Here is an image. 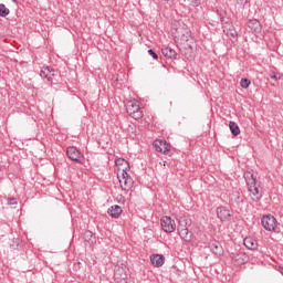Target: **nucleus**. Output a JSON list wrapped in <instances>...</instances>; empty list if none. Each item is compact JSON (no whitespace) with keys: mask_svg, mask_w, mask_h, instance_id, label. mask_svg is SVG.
<instances>
[{"mask_svg":"<svg viewBox=\"0 0 283 283\" xmlns=\"http://www.w3.org/2000/svg\"><path fill=\"white\" fill-rule=\"evenodd\" d=\"M208 247L214 255H222V253H224V249L222 248V244L218 240H211Z\"/></svg>","mask_w":283,"mask_h":283,"instance_id":"9","label":"nucleus"},{"mask_svg":"<svg viewBox=\"0 0 283 283\" xmlns=\"http://www.w3.org/2000/svg\"><path fill=\"white\" fill-rule=\"evenodd\" d=\"M153 145L155 150L159 154H169L171 149V146L167 143V140L163 139H156Z\"/></svg>","mask_w":283,"mask_h":283,"instance_id":"5","label":"nucleus"},{"mask_svg":"<svg viewBox=\"0 0 283 283\" xmlns=\"http://www.w3.org/2000/svg\"><path fill=\"white\" fill-rule=\"evenodd\" d=\"M229 127L232 136H240V126L235 122H230Z\"/></svg>","mask_w":283,"mask_h":283,"instance_id":"20","label":"nucleus"},{"mask_svg":"<svg viewBox=\"0 0 283 283\" xmlns=\"http://www.w3.org/2000/svg\"><path fill=\"white\" fill-rule=\"evenodd\" d=\"M249 191H250L251 199L254 202H260V200H262V191H260V186H255L254 188H250Z\"/></svg>","mask_w":283,"mask_h":283,"instance_id":"13","label":"nucleus"},{"mask_svg":"<svg viewBox=\"0 0 283 283\" xmlns=\"http://www.w3.org/2000/svg\"><path fill=\"white\" fill-rule=\"evenodd\" d=\"M245 182L248 185V189H253L254 187H258V179L255 175L251 171H247L244 174Z\"/></svg>","mask_w":283,"mask_h":283,"instance_id":"11","label":"nucleus"},{"mask_svg":"<svg viewBox=\"0 0 283 283\" xmlns=\"http://www.w3.org/2000/svg\"><path fill=\"white\" fill-rule=\"evenodd\" d=\"M126 112L135 120H140V118H143V116H144L143 109L140 108V105H138V102H136V101H130L127 103Z\"/></svg>","mask_w":283,"mask_h":283,"instance_id":"1","label":"nucleus"},{"mask_svg":"<svg viewBox=\"0 0 283 283\" xmlns=\"http://www.w3.org/2000/svg\"><path fill=\"white\" fill-rule=\"evenodd\" d=\"M115 165L116 167H118V171H123V169L127 171V169H129V163L123 158L116 159Z\"/></svg>","mask_w":283,"mask_h":283,"instance_id":"19","label":"nucleus"},{"mask_svg":"<svg viewBox=\"0 0 283 283\" xmlns=\"http://www.w3.org/2000/svg\"><path fill=\"white\" fill-rule=\"evenodd\" d=\"M50 70L51 67L50 66H44L42 67V70L40 71V76L41 78H46L48 80V76H50Z\"/></svg>","mask_w":283,"mask_h":283,"instance_id":"23","label":"nucleus"},{"mask_svg":"<svg viewBox=\"0 0 283 283\" xmlns=\"http://www.w3.org/2000/svg\"><path fill=\"white\" fill-rule=\"evenodd\" d=\"M84 242H88V244H94V233L92 231L84 232Z\"/></svg>","mask_w":283,"mask_h":283,"instance_id":"21","label":"nucleus"},{"mask_svg":"<svg viewBox=\"0 0 283 283\" xmlns=\"http://www.w3.org/2000/svg\"><path fill=\"white\" fill-rule=\"evenodd\" d=\"M188 226H189V220H187V218L185 217H181L179 219L178 231H181L182 229H187Z\"/></svg>","mask_w":283,"mask_h":283,"instance_id":"22","label":"nucleus"},{"mask_svg":"<svg viewBox=\"0 0 283 283\" xmlns=\"http://www.w3.org/2000/svg\"><path fill=\"white\" fill-rule=\"evenodd\" d=\"M178 233H179L181 240H185V242H191V238H192L193 233L191 231H189V228L178 230Z\"/></svg>","mask_w":283,"mask_h":283,"instance_id":"16","label":"nucleus"},{"mask_svg":"<svg viewBox=\"0 0 283 283\" xmlns=\"http://www.w3.org/2000/svg\"><path fill=\"white\" fill-rule=\"evenodd\" d=\"M240 85L243 90H248L249 85H251V80L243 77L240 81Z\"/></svg>","mask_w":283,"mask_h":283,"instance_id":"26","label":"nucleus"},{"mask_svg":"<svg viewBox=\"0 0 283 283\" xmlns=\"http://www.w3.org/2000/svg\"><path fill=\"white\" fill-rule=\"evenodd\" d=\"M117 177L124 191H129L132 187H134V179L132 176H129V174H127V171H125V169H122V177L120 175H117Z\"/></svg>","mask_w":283,"mask_h":283,"instance_id":"2","label":"nucleus"},{"mask_svg":"<svg viewBox=\"0 0 283 283\" xmlns=\"http://www.w3.org/2000/svg\"><path fill=\"white\" fill-rule=\"evenodd\" d=\"M66 155L70 160H73V163H81V158H83V154H81V150L74 146H70L66 148Z\"/></svg>","mask_w":283,"mask_h":283,"instance_id":"7","label":"nucleus"},{"mask_svg":"<svg viewBox=\"0 0 283 283\" xmlns=\"http://www.w3.org/2000/svg\"><path fill=\"white\" fill-rule=\"evenodd\" d=\"M107 213L108 216H111V218H120V213H123V208H120V206L118 205L112 206L111 208H108Z\"/></svg>","mask_w":283,"mask_h":283,"instance_id":"14","label":"nucleus"},{"mask_svg":"<svg viewBox=\"0 0 283 283\" xmlns=\"http://www.w3.org/2000/svg\"><path fill=\"white\" fill-rule=\"evenodd\" d=\"M149 56H153L155 61H158V53L154 49L148 50Z\"/></svg>","mask_w":283,"mask_h":283,"instance_id":"27","label":"nucleus"},{"mask_svg":"<svg viewBox=\"0 0 283 283\" xmlns=\"http://www.w3.org/2000/svg\"><path fill=\"white\" fill-rule=\"evenodd\" d=\"M261 224L265 231H275L277 229V219L272 214H265L261 219Z\"/></svg>","mask_w":283,"mask_h":283,"instance_id":"3","label":"nucleus"},{"mask_svg":"<svg viewBox=\"0 0 283 283\" xmlns=\"http://www.w3.org/2000/svg\"><path fill=\"white\" fill-rule=\"evenodd\" d=\"M189 39H191V31L187 29L184 33H181L180 40L187 43Z\"/></svg>","mask_w":283,"mask_h":283,"instance_id":"25","label":"nucleus"},{"mask_svg":"<svg viewBox=\"0 0 283 283\" xmlns=\"http://www.w3.org/2000/svg\"><path fill=\"white\" fill-rule=\"evenodd\" d=\"M247 262H249V255L243 251L232 254V264H234V266H242V264H247Z\"/></svg>","mask_w":283,"mask_h":283,"instance_id":"6","label":"nucleus"},{"mask_svg":"<svg viewBox=\"0 0 283 283\" xmlns=\"http://www.w3.org/2000/svg\"><path fill=\"white\" fill-rule=\"evenodd\" d=\"M270 78H272V81H280V73L270 72Z\"/></svg>","mask_w":283,"mask_h":283,"instance_id":"28","label":"nucleus"},{"mask_svg":"<svg viewBox=\"0 0 283 283\" xmlns=\"http://www.w3.org/2000/svg\"><path fill=\"white\" fill-rule=\"evenodd\" d=\"M239 200H240V196L237 197V201H239Z\"/></svg>","mask_w":283,"mask_h":283,"instance_id":"31","label":"nucleus"},{"mask_svg":"<svg viewBox=\"0 0 283 283\" xmlns=\"http://www.w3.org/2000/svg\"><path fill=\"white\" fill-rule=\"evenodd\" d=\"M54 76H56V72L53 69H51L50 74L46 77V81H52V78H54Z\"/></svg>","mask_w":283,"mask_h":283,"instance_id":"29","label":"nucleus"},{"mask_svg":"<svg viewBox=\"0 0 283 283\" xmlns=\"http://www.w3.org/2000/svg\"><path fill=\"white\" fill-rule=\"evenodd\" d=\"M217 216L221 222H229L233 213H231V210L227 209V207H219L217 208Z\"/></svg>","mask_w":283,"mask_h":283,"instance_id":"8","label":"nucleus"},{"mask_svg":"<svg viewBox=\"0 0 283 283\" xmlns=\"http://www.w3.org/2000/svg\"><path fill=\"white\" fill-rule=\"evenodd\" d=\"M114 277L118 283H127V273L125 268L116 266Z\"/></svg>","mask_w":283,"mask_h":283,"instance_id":"10","label":"nucleus"},{"mask_svg":"<svg viewBox=\"0 0 283 283\" xmlns=\"http://www.w3.org/2000/svg\"><path fill=\"white\" fill-rule=\"evenodd\" d=\"M243 244L247 249H250L251 251H255V249H258V241H255L253 238H245L243 240Z\"/></svg>","mask_w":283,"mask_h":283,"instance_id":"17","label":"nucleus"},{"mask_svg":"<svg viewBox=\"0 0 283 283\" xmlns=\"http://www.w3.org/2000/svg\"><path fill=\"white\" fill-rule=\"evenodd\" d=\"M161 53L166 56V59H176V56H178L176 50L169 46L163 48Z\"/></svg>","mask_w":283,"mask_h":283,"instance_id":"18","label":"nucleus"},{"mask_svg":"<svg viewBox=\"0 0 283 283\" xmlns=\"http://www.w3.org/2000/svg\"><path fill=\"white\" fill-rule=\"evenodd\" d=\"M248 28H250L254 34H260V32H262V24L256 19L249 20Z\"/></svg>","mask_w":283,"mask_h":283,"instance_id":"12","label":"nucleus"},{"mask_svg":"<svg viewBox=\"0 0 283 283\" xmlns=\"http://www.w3.org/2000/svg\"><path fill=\"white\" fill-rule=\"evenodd\" d=\"M150 262H151L153 266L160 268V266H163V264H165V255L154 254L153 256H150Z\"/></svg>","mask_w":283,"mask_h":283,"instance_id":"15","label":"nucleus"},{"mask_svg":"<svg viewBox=\"0 0 283 283\" xmlns=\"http://www.w3.org/2000/svg\"><path fill=\"white\" fill-rule=\"evenodd\" d=\"M10 14V9L6 4H0V17H8Z\"/></svg>","mask_w":283,"mask_h":283,"instance_id":"24","label":"nucleus"},{"mask_svg":"<svg viewBox=\"0 0 283 283\" xmlns=\"http://www.w3.org/2000/svg\"><path fill=\"white\" fill-rule=\"evenodd\" d=\"M161 229L165 233H174L176 231V221L171 217H163L160 219Z\"/></svg>","mask_w":283,"mask_h":283,"instance_id":"4","label":"nucleus"},{"mask_svg":"<svg viewBox=\"0 0 283 283\" xmlns=\"http://www.w3.org/2000/svg\"><path fill=\"white\" fill-rule=\"evenodd\" d=\"M8 205L12 206V205H17V199L15 198H11L8 200Z\"/></svg>","mask_w":283,"mask_h":283,"instance_id":"30","label":"nucleus"}]
</instances>
